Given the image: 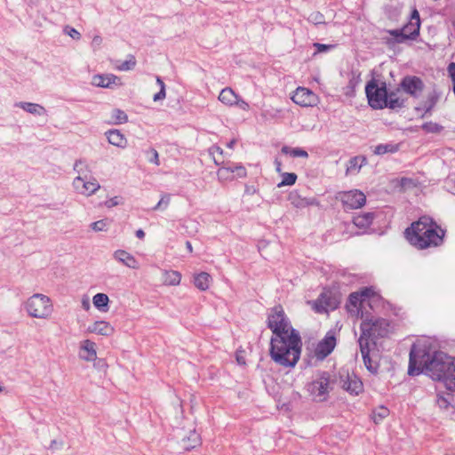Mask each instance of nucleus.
Listing matches in <instances>:
<instances>
[{
    "label": "nucleus",
    "instance_id": "f257e3e1",
    "mask_svg": "<svg viewBox=\"0 0 455 455\" xmlns=\"http://www.w3.org/2000/svg\"><path fill=\"white\" fill-rule=\"evenodd\" d=\"M453 360L443 351L431 353L426 344H414L410 351L408 373L418 375L425 371L434 380L445 384Z\"/></svg>",
    "mask_w": 455,
    "mask_h": 455
},
{
    "label": "nucleus",
    "instance_id": "f03ea898",
    "mask_svg": "<svg viewBox=\"0 0 455 455\" xmlns=\"http://www.w3.org/2000/svg\"><path fill=\"white\" fill-rule=\"evenodd\" d=\"M405 235L411 245L423 250L442 245L445 230L432 218L422 216L406 228Z\"/></svg>",
    "mask_w": 455,
    "mask_h": 455
},
{
    "label": "nucleus",
    "instance_id": "7ed1b4c3",
    "mask_svg": "<svg viewBox=\"0 0 455 455\" xmlns=\"http://www.w3.org/2000/svg\"><path fill=\"white\" fill-rule=\"evenodd\" d=\"M302 341L299 332L270 339L271 359L284 368H293L300 358Z\"/></svg>",
    "mask_w": 455,
    "mask_h": 455
},
{
    "label": "nucleus",
    "instance_id": "20e7f679",
    "mask_svg": "<svg viewBox=\"0 0 455 455\" xmlns=\"http://www.w3.org/2000/svg\"><path fill=\"white\" fill-rule=\"evenodd\" d=\"M335 378L328 371H318L314 379L307 384V390L313 400L324 402L333 389Z\"/></svg>",
    "mask_w": 455,
    "mask_h": 455
},
{
    "label": "nucleus",
    "instance_id": "39448f33",
    "mask_svg": "<svg viewBox=\"0 0 455 455\" xmlns=\"http://www.w3.org/2000/svg\"><path fill=\"white\" fill-rule=\"evenodd\" d=\"M267 327L272 331L271 338L299 332L295 330L281 306L272 307L267 315Z\"/></svg>",
    "mask_w": 455,
    "mask_h": 455
},
{
    "label": "nucleus",
    "instance_id": "423d86ee",
    "mask_svg": "<svg viewBox=\"0 0 455 455\" xmlns=\"http://www.w3.org/2000/svg\"><path fill=\"white\" fill-rule=\"evenodd\" d=\"M24 309L33 318L48 319L53 312V305L48 296L35 293L25 301Z\"/></svg>",
    "mask_w": 455,
    "mask_h": 455
},
{
    "label": "nucleus",
    "instance_id": "0eeeda50",
    "mask_svg": "<svg viewBox=\"0 0 455 455\" xmlns=\"http://www.w3.org/2000/svg\"><path fill=\"white\" fill-rule=\"evenodd\" d=\"M361 336L358 341L386 337L389 333V322L384 318L373 317L365 318L360 325Z\"/></svg>",
    "mask_w": 455,
    "mask_h": 455
},
{
    "label": "nucleus",
    "instance_id": "6e6552de",
    "mask_svg": "<svg viewBox=\"0 0 455 455\" xmlns=\"http://www.w3.org/2000/svg\"><path fill=\"white\" fill-rule=\"evenodd\" d=\"M365 93L369 105L374 109L387 108V91L385 82L379 83L372 79L365 86Z\"/></svg>",
    "mask_w": 455,
    "mask_h": 455
},
{
    "label": "nucleus",
    "instance_id": "1a4fd4ad",
    "mask_svg": "<svg viewBox=\"0 0 455 455\" xmlns=\"http://www.w3.org/2000/svg\"><path fill=\"white\" fill-rule=\"evenodd\" d=\"M339 198L347 210L359 209L366 203L365 195L357 189L343 192Z\"/></svg>",
    "mask_w": 455,
    "mask_h": 455
},
{
    "label": "nucleus",
    "instance_id": "9d476101",
    "mask_svg": "<svg viewBox=\"0 0 455 455\" xmlns=\"http://www.w3.org/2000/svg\"><path fill=\"white\" fill-rule=\"evenodd\" d=\"M73 186L77 193L85 196L95 194L100 188L97 180L92 177H76L73 180Z\"/></svg>",
    "mask_w": 455,
    "mask_h": 455
},
{
    "label": "nucleus",
    "instance_id": "9b49d317",
    "mask_svg": "<svg viewBox=\"0 0 455 455\" xmlns=\"http://www.w3.org/2000/svg\"><path fill=\"white\" fill-rule=\"evenodd\" d=\"M400 88L410 96L419 98L425 88V84L419 76H406L402 79Z\"/></svg>",
    "mask_w": 455,
    "mask_h": 455
},
{
    "label": "nucleus",
    "instance_id": "f8f14e48",
    "mask_svg": "<svg viewBox=\"0 0 455 455\" xmlns=\"http://www.w3.org/2000/svg\"><path fill=\"white\" fill-rule=\"evenodd\" d=\"M292 101L301 107H312L317 103V96L309 89L305 87H299L294 92Z\"/></svg>",
    "mask_w": 455,
    "mask_h": 455
},
{
    "label": "nucleus",
    "instance_id": "ddd939ff",
    "mask_svg": "<svg viewBox=\"0 0 455 455\" xmlns=\"http://www.w3.org/2000/svg\"><path fill=\"white\" fill-rule=\"evenodd\" d=\"M339 300L331 291L322 292L315 302V309L318 313L328 312L338 307Z\"/></svg>",
    "mask_w": 455,
    "mask_h": 455
},
{
    "label": "nucleus",
    "instance_id": "4468645a",
    "mask_svg": "<svg viewBox=\"0 0 455 455\" xmlns=\"http://www.w3.org/2000/svg\"><path fill=\"white\" fill-rule=\"evenodd\" d=\"M336 346V339L331 332H327L325 337L318 342L315 355L317 359L323 360L327 357L334 349Z\"/></svg>",
    "mask_w": 455,
    "mask_h": 455
},
{
    "label": "nucleus",
    "instance_id": "2eb2a0df",
    "mask_svg": "<svg viewBox=\"0 0 455 455\" xmlns=\"http://www.w3.org/2000/svg\"><path fill=\"white\" fill-rule=\"evenodd\" d=\"M341 387L351 395H358L363 391V386L360 379L354 373L340 376Z\"/></svg>",
    "mask_w": 455,
    "mask_h": 455
},
{
    "label": "nucleus",
    "instance_id": "dca6fc26",
    "mask_svg": "<svg viewBox=\"0 0 455 455\" xmlns=\"http://www.w3.org/2000/svg\"><path fill=\"white\" fill-rule=\"evenodd\" d=\"M92 84L101 88H113L121 84L120 78L113 74L95 75L92 78Z\"/></svg>",
    "mask_w": 455,
    "mask_h": 455
},
{
    "label": "nucleus",
    "instance_id": "f3484780",
    "mask_svg": "<svg viewBox=\"0 0 455 455\" xmlns=\"http://www.w3.org/2000/svg\"><path fill=\"white\" fill-rule=\"evenodd\" d=\"M402 28L410 40H413L419 36L420 28V18L419 13L416 9L412 11L410 21Z\"/></svg>",
    "mask_w": 455,
    "mask_h": 455
},
{
    "label": "nucleus",
    "instance_id": "a211bd4d",
    "mask_svg": "<svg viewBox=\"0 0 455 455\" xmlns=\"http://www.w3.org/2000/svg\"><path fill=\"white\" fill-rule=\"evenodd\" d=\"M289 202L296 208H305L312 205H319L315 197H303L297 191H291L288 196Z\"/></svg>",
    "mask_w": 455,
    "mask_h": 455
},
{
    "label": "nucleus",
    "instance_id": "6ab92c4d",
    "mask_svg": "<svg viewBox=\"0 0 455 455\" xmlns=\"http://www.w3.org/2000/svg\"><path fill=\"white\" fill-rule=\"evenodd\" d=\"M79 356L87 362L94 361L97 358L95 343L90 339L83 340L80 344Z\"/></svg>",
    "mask_w": 455,
    "mask_h": 455
},
{
    "label": "nucleus",
    "instance_id": "aec40b11",
    "mask_svg": "<svg viewBox=\"0 0 455 455\" xmlns=\"http://www.w3.org/2000/svg\"><path fill=\"white\" fill-rule=\"evenodd\" d=\"M88 333H95L102 336H110L114 333V328L109 323L100 320L96 321L87 327Z\"/></svg>",
    "mask_w": 455,
    "mask_h": 455
},
{
    "label": "nucleus",
    "instance_id": "412c9836",
    "mask_svg": "<svg viewBox=\"0 0 455 455\" xmlns=\"http://www.w3.org/2000/svg\"><path fill=\"white\" fill-rule=\"evenodd\" d=\"M358 343L365 367L370 372L376 373L378 371V363L373 362L370 357L369 342L363 339V341H358Z\"/></svg>",
    "mask_w": 455,
    "mask_h": 455
},
{
    "label": "nucleus",
    "instance_id": "4be33fe9",
    "mask_svg": "<svg viewBox=\"0 0 455 455\" xmlns=\"http://www.w3.org/2000/svg\"><path fill=\"white\" fill-rule=\"evenodd\" d=\"M113 256L115 259L130 268L138 269L140 267L138 260L126 251L117 250L114 252Z\"/></svg>",
    "mask_w": 455,
    "mask_h": 455
},
{
    "label": "nucleus",
    "instance_id": "5701e85b",
    "mask_svg": "<svg viewBox=\"0 0 455 455\" xmlns=\"http://www.w3.org/2000/svg\"><path fill=\"white\" fill-rule=\"evenodd\" d=\"M15 107L20 108L24 111L35 116L46 115V109L36 103L20 101L15 103Z\"/></svg>",
    "mask_w": 455,
    "mask_h": 455
},
{
    "label": "nucleus",
    "instance_id": "b1692460",
    "mask_svg": "<svg viewBox=\"0 0 455 455\" xmlns=\"http://www.w3.org/2000/svg\"><path fill=\"white\" fill-rule=\"evenodd\" d=\"M108 140L110 144L124 148L127 145V140L124 135L118 130H110L107 133Z\"/></svg>",
    "mask_w": 455,
    "mask_h": 455
},
{
    "label": "nucleus",
    "instance_id": "393cba45",
    "mask_svg": "<svg viewBox=\"0 0 455 455\" xmlns=\"http://www.w3.org/2000/svg\"><path fill=\"white\" fill-rule=\"evenodd\" d=\"M361 83V76L360 73L356 71H352L349 74L348 83L346 87H344V94L348 97H352L355 95V88Z\"/></svg>",
    "mask_w": 455,
    "mask_h": 455
},
{
    "label": "nucleus",
    "instance_id": "a878e982",
    "mask_svg": "<svg viewBox=\"0 0 455 455\" xmlns=\"http://www.w3.org/2000/svg\"><path fill=\"white\" fill-rule=\"evenodd\" d=\"M374 220L373 212H365L363 214H358L354 217L353 222L355 226L359 228L360 229L366 230L372 223Z\"/></svg>",
    "mask_w": 455,
    "mask_h": 455
},
{
    "label": "nucleus",
    "instance_id": "bb28decb",
    "mask_svg": "<svg viewBox=\"0 0 455 455\" xmlns=\"http://www.w3.org/2000/svg\"><path fill=\"white\" fill-rule=\"evenodd\" d=\"M238 95L230 87H226L221 90L219 100L223 104L232 107L235 106Z\"/></svg>",
    "mask_w": 455,
    "mask_h": 455
},
{
    "label": "nucleus",
    "instance_id": "cd10ccee",
    "mask_svg": "<svg viewBox=\"0 0 455 455\" xmlns=\"http://www.w3.org/2000/svg\"><path fill=\"white\" fill-rule=\"evenodd\" d=\"M212 283V276L206 272L195 275L194 284L200 291H206Z\"/></svg>",
    "mask_w": 455,
    "mask_h": 455
},
{
    "label": "nucleus",
    "instance_id": "c85d7f7f",
    "mask_svg": "<svg viewBox=\"0 0 455 455\" xmlns=\"http://www.w3.org/2000/svg\"><path fill=\"white\" fill-rule=\"evenodd\" d=\"M109 298L105 293H97L92 298L94 307L100 312L107 313L109 310Z\"/></svg>",
    "mask_w": 455,
    "mask_h": 455
},
{
    "label": "nucleus",
    "instance_id": "c756f323",
    "mask_svg": "<svg viewBox=\"0 0 455 455\" xmlns=\"http://www.w3.org/2000/svg\"><path fill=\"white\" fill-rule=\"evenodd\" d=\"M438 100V96L435 93L430 94L427 100L423 103L421 107L416 108L417 112H422L421 117H424L427 114H431L432 109L435 106Z\"/></svg>",
    "mask_w": 455,
    "mask_h": 455
},
{
    "label": "nucleus",
    "instance_id": "7c9ffc66",
    "mask_svg": "<svg viewBox=\"0 0 455 455\" xmlns=\"http://www.w3.org/2000/svg\"><path fill=\"white\" fill-rule=\"evenodd\" d=\"M181 281V274L175 270H165L164 272L163 283L165 285H179Z\"/></svg>",
    "mask_w": 455,
    "mask_h": 455
},
{
    "label": "nucleus",
    "instance_id": "2f4dec72",
    "mask_svg": "<svg viewBox=\"0 0 455 455\" xmlns=\"http://www.w3.org/2000/svg\"><path fill=\"white\" fill-rule=\"evenodd\" d=\"M366 159L363 156H355L352 157L347 164V174H355L358 173L361 167L365 164Z\"/></svg>",
    "mask_w": 455,
    "mask_h": 455
},
{
    "label": "nucleus",
    "instance_id": "473e14b6",
    "mask_svg": "<svg viewBox=\"0 0 455 455\" xmlns=\"http://www.w3.org/2000/svg\"><path fill=\"white\" fill-rule=\"evenodd\" d=\"M74 171L77 172V177H91V169L88 164L84 159L76 160L74 164Z\"/></svg>",
    "mask_w": 455,
    "mask_h": 455
},
{
    "label": "nucleus",
    "instance_id": "72a5a7b5",
    "mask_svg": "<svg viewBox=\"0 0 455 455\" xmlns=\"http://www.w3.org/2000/svg\"><path fill=\"white\" fill-rule=\"evenodd\" d=\"M404 100L401 99L396 92H387V108L395 109L403 107Z\"/></svg>",
    "mask_w": 455,
    "mask_h": 455
},
{
    "label": "nucleus",
    "instance_id": "f704fd0d",
    "mask_svg": "<svg viewBox=\"0 0 455 455\" xmlns=\"http://www.w3.org/2000/svg\"><path fill=\"white\" fill-rule=\"evenodd\" d=\"M399 146L398 144L394 143H387V144H379L375 147L373 152L376 155H384L387 153H395L398 151Z\"/></svg>",
    "mask_w": 455,
    "mask_h": 455
},
{
    "label": "nucleus",
    "instance_id": "c9c22d12",
    "mask_svg": "<svg viewBox=\"0 0 455 455\" xmlns=\"http://www.w3.org/2000/svg\"><path fill=\"white\" fill-rule=\"evenodd\" d=\"M217 175L221 181L232 180L235 178V170L231 165L222 166L218 170Z\"/></svg>",
    "mask_w": 455,
    "mask_h": 455
},
{
    "label": "nucleus",
    "instance_id": "e433bc0d",
    "mask_svg": "<svg viewBox=\"0 0 455 455\" xmlns=\"http://www.w3.org/2000/svg\"><path fill=\"white\" fill-rule=\"evenodd\" d=\"M282 153L289 155L292 157H308L307 152L300 148H290L288 146H284L282 148Z\"/></svg>",
    "mask_w": 455,
    "mask_h": 455
},
{
    "label": "nucleus",
    "instance_id": "4c0bfd02",
    "mask_svg": "<svg viewBox=\"0 0 455 455\" xmlns=\"http://www.w3.org/2000/svg\"><path fill=\"white\" fill-rule=\"evenodd\" d=\"M445 387L449 391H455V357L451 365L449 374L446 376Z\"/></svg>",
    "mask_w": 455,
    "mask_h": 455
},
{
    "label": "nucleus",
    "instance_id": "58836bf2",
    "mask_svg": "<svg viewBox=\"0 0 455 455\" xmlns=\"http://www.w3.org/2000/svg\"><path fill=\"white\" fill-rule=\"evenodd\" d=\"M452 400V395L450 393L447 394H437L436 395V403L439 406V408L443 410H447L450 405L451 402Z\"/></svg>",
    "mask_w": 455,
    "mask_h": 455
},
{
    "label": "nucleus",
    "instance_id": "ea45409f",
    "mask_svg": "<svg viewBox=\"0 0 455 455\" xmlns=\"http://www.w3.org/2000/svg\"><path fill=\"white\" fill-rule=\"evenodd\" d=\"M136 65V60L134 56L130 55L126 60L119 62L116 68L120 71H129L134 68Z\"/></svg>",
    "mask_w": 455,
    "mask_h": 455
},
{
    "label": "nucleus",
    "instance_id": "a19ab883",
    "mask_svg": "<svg viewBox=\"0 0 455 455\" xmlns=\"http://www.w3.org/2000/svg\"><path fill=\"white\" fill-rule=\"evenodd\" d=\"M183 442L184 448L186 450H191L200 444V436L196 431H194L190 433V435L188 436V440H183Z\"/></svg>",
    "mask_w": 455,
    "mask_h": 455
},
{
    "label": "nucleus",
    "instance_id": "79ce46f5",
    "mask_svg": "<svg viewBox=\"0 0 455 455\" xmlns=\"http://www.w3.org/2000/svg\"><path fill=\"white\" fill-rule=\"evenodd\" d=\"M366 301L364 300V299L363 297H361L359 291L357 292H353L349 295V298H348V303L349 305L347 307H354L355 308L358 309L359 307H363V305L365 303Z\"/></svg>",
    "mask_w": 455,
    "mask_h": 455
},
{
    "label": "nucleus",
    "instance_id": "37998d69",
    "mask_svg": "<svg viewBox=\"0 0 455 455\" xmlns=\"http://www.w3.org/2000/svg\"><path fill=\"white\" fill-rule=\"evenodd\" d=\"M112 119L116 124H123L128 122V116L124 111L116 108L112 112Z\"/></svg>",
    "mask_w": 455,
    "mask_h": 455
},
{
    "label": "nucleus",
    "instance_id": "c03bdc74",
    "mask_svg": "<svg viewBox=\"0 0 455 455\" xmlns=\"http://www.w3.org/2000/svg\"><path fill=\"white\" fill-rule=\"evenodd\" d=\"M387 33L394 36L395 43L403 44L407 40H410L407 35L403 32V28L401 29H390L387 30Z\"/></svg>",
    "mask_w": 455,
    "mask_h": 455
},
{
    "label": "nucleus",
    "instance_id": "a18cd8bd",
    "mask_svg": "<svg viewBox=\"0 0 455 455\" xmlns=\"http://www.w3.org/2000/svg\"><path fill=\"white\" fill-rule=\"evenodd\" d=\"M209 153L212 156L215 164L220 165L223 163L222 155L223 149L219 146H212L209 148Z\"/></svg>",
    "mask_w": 455,
    "mask_h": 455
},
{
    "label": "nucleus",
    "instance_id": "49530a36",
    "mask_svg": "<svg viewBox=\"0 0 455 455\" xmlns=\"http://www.w3.org/2000/svg\"><path fill=\"white\" fill-rule=\"evenodd\" d=\"M389 414V411L387 407L379 406L377 408L373 413H372V419L373 421L378 424L383 419L387 417Z\"/></svg>",
    "mask_w": 455,
    "mask_h": 455
},
{
    "label": "nucleus",
    "instance_id": "de8ad7c7",
    "mask_svg": "<svg viewBox=\"0 0 455 455\" xmlns=\"http://www.w3.org/2000/svg\"><path fill=\"white\" fill-rule=\"evenodd\" d=\"M282 181L277 185L278 188L291 186L297 180V175L293 172H284L282 175Z\"/></svg>",
    "mask_w": 455,
    "mask_h": 455
},
{
    "label": "nucleus",
    "instance_id": "09e8293b",
    "mask_svg": "<svg viewBox=\"0 0 455 455\" xmlns=\"http://www.w3.org/2000/svg\"><path fill=\"white\" fill-rule=\"evenodd\" d=\"M421 127L425 132L432 133L440 132L443 129L440 124L433 122L424 123Z\"/></svg>",
    "mask_w": 455,
    "mask_h": 455
},
{
    "label": "nucleus",
    "instance_id": "8fccbe9b",
    "mask_svg": "<svg viewBox=\"0 0 455 455\" xmlns=\"http://www.w3.org/2000/svg\"><path fill=\"white\" fill-rule=\"evenodd\" d=\"M171 201V196L169 194H164L160 199V201L157 203V204L153 208L154 211L157 210H165L170 204Z\"/></svg>",
    "mask_w": 455,
    "mask_h": 455
},
{
    "label": "nucleus",
    "instance_id": "3c124183",
    "mask_svg": "<svg viewBox=\"0 0 455 455\" xmlns=\"http://www.w3.org/2000/svg\"><path fill=\"white\" fill-rule=\"evenodd\" d=\"M307 20L315 25L323 24L324 23V17L319 12H314L309 14Z\"/></svg>",
    "mask_w": 455,
    "mask_h": 455
},
{
    "label": "nucleus",
    "instance_id": "603ef678",
    "mask_svg": "<svg viewBox=\"0 0 455 455\" xmlns=\"http://www.w3.org/2000/svg\"><path fill=\"white\" fill-rule=\"evenodd\" d=\"M107 226V220H100L91 224L92 229L96 232L106 230Z\"/></svg>",
    "mask_w": 455,
    "mask_h": 455
},
{
    "label": "nucleus",
    "instance_id": "864d4df0",
    "mask_svg": "<svg viewBox=\"0 0 455 455\" xmlns=\"http://www.w3.org/2000/svg\"><path fill=\"white\" fill-rule=\"evenodd\" d=\"M233 170H235V174L237 178H244L247 175V172L243 165L241 164H232Z\"/></svg>",
    "mask_w": 455,
    "mask_h": 455
},
{
    "label": "nucleus",
    "instance_id": "5fc2aeb1",
    "mask_svg": "<svg viewBox=\"0 0 455 455\" xmlns=\"http://www.w3.org/2000/svg\"><path fill=\"white\" fill-rule=\"evenodd\" d=\"M361 297L364 299L365 301L374 297L375 293L371 288H363L359 291Z\"/></svg>",
    "mask_w": 455,
    "mask_h": 455
},
{
    "label": "nucleus",
    "instance_id": "6e6d98bb",
    "mask_svg": "<svg viewBox=\"0 0 455 455\" xmlns=\"http://www.w3.org/2000/svg\"><path fill=\"white\" fill-rule=\"evenodd\" d=\"M64 31L73 39L79 40L81 38V34L74 28L66 27Z\"/></svg>",
    "mask_w": 455,
    "mask_h": 455
},
{
    "label": "nucleus",
    "instance_id": "4d7b16f0",
    "mask_svg": "<svg viewBox=\"0 0 455 455\" xmlns=\"http://www.w3.org/2000/svg\"><path fill=\"white\" fill-rule=\"evenodd\" d=\"M314 47L316 49L317 52H327L334 47L332 44H323L320 43H315Z\"/></svg>",
    "mask_w": 455,
    "mask_h": 455
},
{
    "label": "nucleus",
    "instance_id": "13d9d810",
    "mask_svg": "<svg viewBox=\"0 0 455 455\" xmlns=\"http://www.w3.org/2000/svg\"><path fill=\"white\" fill-rule=\"evenodd\" d=\"M449 76L451 77L453 86H455V62H451L447 67Z\"/></svg>",
    "mask_w": 455,
    "mask_h": 455
},
{
    "label": "nucleus",
    "instance_id": "bf43d9fd",
    "mask_svg": "<svg viewBox=\"0 0 455 455\" xmlns=\"http://www.w3.org/2000/svg\"><path fill=\"white\" fill-rule=\"evenodd\" d=\"M235 106H237L240 109L244 111H248L250 108L249 104L242 100L239 96L236 99Z\"/></svg>",
    "mask_w": 455,
    "mask_h": 455
},
{
    "label": "nucleus",
    "instance_id": "052dcab7",
    "mask_svg": "<svg viewBox=\"0 0 455 455\" xmlns=\"http://www.w3.org/2000/svg\"><path fill=\"white\" fill-rule=\"evenodd\" d=\"M166 92H165V87H163L160 89V91L156 93L153 97L154 101L162 100L165 98Z\"/></svg>",
    "mask_w": 455,
    "mask_h": 455
},
{
    "label": "nucleus",
    "instance_id": "680f3d73",
    "mask_svg": "<svg viewBox=\"0 0 455 455\" xmlns=\"http://www.w3.org/2000/svg\"><path fill=\"white\" fill-rule=\"evenodd\" d=\"M150 153L152 155V157L149 158V162L154 163L156 165H159L160 163H159V156H158L157 151L156 149L152 148L150 150Z\"/></svg>",
    "mask_w": 455,
    "mask_h": 455
},
{
    "label": "nucleus",
    "instance_id": "e2e57ef3",
    "mask_svg": "<svg viewBox=\"0 0 455 455\" xmlns=\"http://www.w3.org/2000/svg\"><path fill=\"white\" fill-rule=\"evenodd\" d=\"M257 192V189L253 186H245L244 194L246 195H253Z\"/></svg>",
    "mask_w": 455,
    "mask_h": 455
},
{
    "label": "nucleus",
    "instance_id": "0e129e2a",
    "mask_svg": "<svg viewBox=\"0 0 455 455\" xmlns=\"http://www.w3.org/2000/svg\"><path fill=\"white\" fill-rule=\"evenodd\" d=\"M82 306L85 310L90 308V302L88 298H85L82 300Z\"/></svg>",
    "mask_w": 455,
    "mask_h": 455
},
{
    "label": "nucleus",
    "instance_id": "69168bd1",
    "mask_svg": "<svg viewBox=\"0 0 455 455\" xmlns=\"http://www.w3.org/2000/svg\"><path fill=\"white\" fill-rule=\"evenodd\" d=\"M101 42H102V39L100 36H95L92 39V44H97V45L100 44Z\"/></svg>",
    "mask_w": 455,
    "mask_h": 455
},
{
    "label": "nucleus",
    "instance_id": "338daca9",
    "mask_svg": "<svg viewBox=\"0 0 455 455\" xmlns=\"http://www.w3.org/2000/svg\"><path fill=\"white\" fill-rule=\"evenodd\" d=\"M136 236L140 239H143L145 236V232L142 229H139L136 231Z\"/></svg>",
    "mask_w": 455,
    "mask_h": 455
},
{
    "label": "nucleus",
    "instance_id": "774afa93",
    "mask_svg": "<svg viewBox=\"0 0 455 455\" xmlns=\"http://www.w3.org/2000/svg\"><path fill=\"white\" fill-rule=\"evenodd\" d=\"M156 83L160 86V89L165 87L164 83L159 76H156Z\"/></svg>",
    "mask_w": 455,
    "mask_h": 455
}]
</instances>
